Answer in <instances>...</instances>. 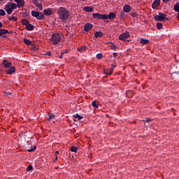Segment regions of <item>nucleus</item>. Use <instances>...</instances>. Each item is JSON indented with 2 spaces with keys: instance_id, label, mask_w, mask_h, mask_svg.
Returning a JSON list of instances; mask_svg holds the SVG:
<instances>
[{
  "instance_id": "nucleus-1",
  "label": "nucleus",
  "mask_w": 179,
  "mask_h": 179,
  "mask_svg": "<svg viewBox=\"0 0 179 179\" xmlns=\"http://www.w3.org/2000/svg\"><path fill=\"white\" fill-rule=\"evenodd\" d=\"M58 16L62 22H66L69 19V10L65 7H59L58 9Z\"/></svg>"
},
{
  "instance_id": "nucleus-2",
  "label": "nucleus",
  "mask_w": 179,
  "mask_h": 179,
  "mask_svg": "<svg viewBox=\"0 0 179 179\" xmlns=\"http://www.w3.org/2000/svg\"><path fill=\"white\" fill-rule=\"evenodd\" d=\"M17 8V6L16 5V3H8L5 6L4 9L8 15H11L12 12H13V10H15V9H16Z\"/></svg>"
},
{
  "instance_id": "nucleus-3",
  "label": "nucleus",
  "mask_w": 179,
  "mask_h": 179,
  "mask_svg": "<svg viewBox=\"0 0 179 179\" xmlns=\"http://www.w3.org/2000/svg\"><path fill=\"white\" fill-rule=\"evenodd\" d=\"M50 41L53 45H57V44L61 41V36L59 35V33L53 34L50 38Z\"/></svg>"
},
{
  "instance_id": "nucleus-4",
  "label": "nucleus",
  "mask_w": 179,
  "mask_h": 179,
  "mask_svg": "<svg viewBox=\"0 0 179 179\" xmlns=\"http://www.w3.org/2000/svg\"><path fill=\"white\" fill-rule=\"evenodd\" d=\"M31 16L36 17L38 20H44V19H45V15L40 11L32 10Z\"/></svg>"
},
{
  "instance_id": "nucleus-5",
  "label": "nucleus",
  "mask_w": 179,
  "mask_h": 179,
  "mask_svg": "<svg viewBox=\"0 0 179 179\" xmlns=\"http://www.w3.org/2000/svg\"><path fill=\"white\" fill-rule=\"evenodd\" d=\"M167 15L163 13H159V15H156L154 16V19L156 20V22H164V20H169L168 17H166Z\"/></svg>"
},
{
  "instance_id": "nucleus-6",
  "label": "nucleus",
  "mask_w": 179,
  "mask_h": 179,
  "mask_svg": "<svg viewBox=\"0 0 179 179\" xmlns=\"http://www.w3.org/2000/svg\"><path fill=\"white\" fill-rule=\"evenodd\" d=\"M92 17L94 19H99L100 20H107V15H106V14H101L99 13H93Z\"/></svg>"
},
{
  "instance_id": "nucleus-7",
  "label": "nucleus",
  "mask_w": 179,
  "mask_h": 179,
  "mask_svg": "<svg viewBox=\"0 0 179 179\" xmlns=\"http://www.w3.org/2000/svg\"><path fill=\"white\" fill-rule=\"evenodd\" d=\"M130 36L131 35L129 34V31H125L124 33H122L120 35L119 40H122V41H125V40L130 37Z\"/></svg>"
},
{
  "instance_id": "nucleus-8",
  "label": "nucleus",
  "mask_w": 179,
  "mask_h": 179,
  "mask_svg": "<svg viewBox=\"0 0 179 179\" xmlns=\"http://www.w3.org/2000/svg\"><path fill=\"white\" fill-rule=\"evenodd\" d=\"M1 64L3 65L6 69H9L12 66V62H8L7 59H3L1 62Z\"/></svg>"
},
{
  "instance_id": "nucleus-9",
  "label": "nucleus",
  "mask_w": 179,
  "mask_h": 179,
  "mask_svg": "<svg viewBox=\"0 0 179 179\" xmlns=\"http://www.w3.org/2000/svg\"><path fill=\"white\" fill-rule=\"evenodd\" d=\"M52 13H53L52 8H45L43 10V15L45 16H51Z\"/></svg>"
},
{
  "instance_id": "nucleus-10",
  "label": "nucleus",
  "mask_w": 179,
  "mask_h": 179,
  "mask_svg": "<svg viewBox=\"0 0 179 179\" xmlns=\"http://www.w3.org/2000/svg\"><path fill=\"white\" fill-rule=\"evenodd\" d=\"M8 33H9L8 29H0V37L2 38H6V36H5V34H8Z\"/></svg>"
},
{
  "instance_id": "nucleus-11",
  "label": "nucleus",
  "mask_w": 179,
  "mask_h": 179,
  "mask_svg": "<svg viewBox=\"0 0 179 179\" xmlns=\"http://www.w3.org/2000/svg\"><path fill=\"white\" fill-rule=\"evenodd\" d=\"M16 72V67L14 66H10L8 69L6 70L7 75H12V73H15Z\"/></svg>"
},
{
  "instance_id": "nucleus-12",
  "label": "nucleus",
  "mask_w": 179,
  "mask_h": 179,
  "mask_svg": "<svg viewBox=\"0 0 179 179\" xmlns=\"http://www.w3.org/2000/svg\"><path fill=\"white\" fill-rule=\"evenodd\" d=\"M106 19H109L110 20H114V18L116 17L117 14L115 13H110L108 15L106 14Z\"/></svg>"
},
{
  "instance_id": "nucleus-13",
  "label": "nucleus",
  "mask_w": 179,
  "mask_h": 179,
  "mask_svg": "<svg viewBox=\"0 0 179 179\" xmlns=\"http://www.w3.org/2000/svg\"><path fill=\"white\" fill-rule=\"evenodd\" d=\"M92 28H93V24H92L91 23H86L84 25L85 31H89L90 30H92Z\"/></svg>"
},
{
  "instance_id": "nucleus-14",
  "label": "nucleus",
  "mask_w": 179,
  "mask_h": 179,
  "mask_svg": "<svg viewBox=\"0 0 179 179\" xmlns=\"http://www.w3.org/2000/svg\"><path fill=\"white\" fill-rule=\"evenodd\" d=\"M159 5H160V0H155L152 4V9H157Z\"/></svg>"
},
{
  "instance_id": "nucleus-15",
  "label": "nucleus",
  "mask_w": 179,
  "mask_h": 179,
  "mask_svg": "<svg viewBox=\"0 0 179 179\" xmlns=\"http://www.w3.org/2000/svg\"><path fill=\"white\" fill-rule=\"evenodd\" d=\"M123 11L125 12V13H129L131 12V6L126 4L123 6Z\"/></svg>"
},
{
  "instance_id": "nucleus-16",
  "label": "nucleus",
  "mask_w": 179,
  "mask_h": 179,
  "mask_svg": "<svg viewBox=\"0 0 179 179\" xmlns=\"http://www.w3.org/2000/svg\"><path fill=\"white\" fill-rule=\"evenodd\" d=\"M25 27H26V29L28 30V31H33L34 30V26L30 24V22Z\"/></svg>"
},
{
  "instance_id": "nucleus-17",
  "label": "nucleus",
  "mask_w": 179,
  "mask_h": 179,
  "mask_svg": "<svg viewBox=\"0 0 179 179\" xmlns=\"http://www.w3.org/2000/svg\"><path fill=\"white\" fill-rule=\"evenodd\" d=\"M103 36H104V34H103L101 31H96L94 33V37L95 38H99L100 37H103Z\"/></svg>"
},
{
  "instance_id": "nucleus-18",
  "label": "nucleus",
  "mask_w": 179,
  "mask_h": 179,
  "mask_svg": "<svg viewBox=\"0 0 179 179\" xmlns=\"http://www.w3.org/2000/svg\"><path fill=\"white\" fill-rule=\"evenodd\" d=\"M17 8H23L24 6V0H20L18 3L16 4Z\"/></svg>"
},
{
  "instance_id": "nucleus-19",
  "label": "nucleus",
  "mask_w": 179,
  "mask_h": 179,
  "mask_svg": "<svg viewBox=\"0 0 179 179\" xmlns=\"http://www.w3.org/2000/svg\"><path fill=\"white\" fill-rule=\"evenodd\" d=\"M140 43L141 44H142L143 45H145V44H148V43H149V40L148 39H145L143 38H141L140 39Z\"/></svg>"
},
{
  "instance_id": "nucleus-20",
  "label": "nucleus",
  "mask_w": 179,
  "mask_h": 179,
  "mask_svg": "<svg viewBox=\"0 0 179 179\" xmlns=\"http://www.w3.org/2000/svg\"><path fill=\"white\" fill-rule=\"evenodd\" d=\"M73 117L75 120H78V121H80V120H83V117L82 116H80L79 114L76 113L73 115Z\"/></svg>"
},
{
  "instance_id": "nucleus-21",
  "label": "nucleus",
  "mask_w": 179,
  "mask_h": 179,
  "mask_svg": "<svg viewBox=\"0 0 179 179\" xmlns=\"http://www.w3.org/2000/svg\"><path fill=\"white\" fill-rule=\"evenodd\" d=\"M83 10H85V12H93V8L90 6H86L83 8Z\"/></svg>"
},
{
  "instance_id": "nucleus-22",
  "label": "nucleus",
  "mask_w": 179,
  "mask_h": 179,
  "mask_svg": "<svg viewBox=\"0 0 179 179\" xmlns=\"http://www.w3.org/2000/svg\"><path fill=\"white\" fill-rule=\"evenodd\" d=\"M21 23H22V24H24V26L27 25L28 24L30 23V22L29 21V20L27 19H22L21 20Z\"/></svg>"
},
{
  "instance_id": "nucleus-23",
  "label": "nucleus",
  "mask_w": 179,
  "mask_h": 179,
  "mask_svg": "<svg viewBox=\"0 0 179 179\" xmlns=\"http://www.w3.org/2000/svg\"><path fill=\"white\" fill-rule=\"evenodd\" d=\"M104 72L106 75L110 76L113 74V72H114V71L113 70V69H111L105 70Z\"/></svg>"
},
{
  "instance_id": "nucleus-24",
  "label": "nucleus",
  "mask_w": 179,
  "mask_h": 179,
  "mask_svg": "<svg viewBox=\"0 0 179 179\" xmlns=\"http://www.w3.org/2000/svg\"><path fill=\"white\" fill-rule=\"evenodd\" d=\"M175 12H179V2L176 3L173 7Z\"/></svg>"
},
{
  "instance_id": "nucleus-25",
  "label": "nucleus",
  "mask_w": 179,
  "mask_h": 179,
  "mask_svg": "<svg viewBox=\"0 0 179 179\" xmlns=\"http://www.w3.org/2000/svg\"><path fill=\"white\" fill-rule=\"evenodd\" d=\"M118 16L120 19H124V17H125V14L124 13V11H120Z\"/></svg>"
},
{
  "instance_id": "nucleus-26",
  "label": "nucleus",
  "mask_w": 179,
  "mask_h": 179,
  "mask_svg": "<svg viewBox=\"0 0 179 179\" xmlns=\"http://www.w3.org/2000/svg\"><path fill=\"white\" fill-rule=\"evenodd\" d=\"M36 149H37V147L36 145L31 146L30 149L27 150V152H35Z\"/></svg>"
},
{
  "instance_id": "nucleus-27",
  "label": "nucleus",
  "mask_w": 179,
  "mask_h": 179,
  "mask_svg": "<svg viewBox=\"0 0 179 179\" xmlns=\"http://www.w3.org/2000/svg\"><path fill=\"white\" fill-rule=\"evenodd\" d=\"M24 43L27 45H31V41H30V40H29V39L24 38Z\"/></svg>"
},
{
  "instance_id": "nucleus-28",
  "label": "nucleus",
  "mask_w": 179,
  "mask_h": 179,
  "mask_svg": "<svg viewBox=\"0 0 179 179\" xmlns=\"http://www.w3.org/2000/svg\"><path fill=\"white\" fill-rule=\"evenodd\" d=\"M92 107H94V108H99V104H97V102L96 101H93L92 102Z\"/></svg>"
},
{
  "instance_id": "nucleus-29",
  "label": "nucleus",
  "mask_w": 179,
  "mask_h": 179,
  "mask_svg": "<svg viewBox=\"0 0 179 179\" xmlns=\"http://www.w3.org/2000/svg\"><path fill=\"white\" fill-rule=\"evenodd\" d=\"M8 20H10V22H12V20H13L14 22H16V20H17V17H15V16H9L8 17Z\"/></svg>"
},
{
  "instance_id": "nucleus-30",
  "label": "nucleus",
  "mask_w": 179,
  "mask_h": 179,
  "mask_svg": "<svg viewBox=\"0 0 179 179\" xmlns=\"http://www.w3.org/2000/svg\"><path fill=\"white\" fill-rule=\"evenodd\" d=\"M78 51L79 52H83V51H86V46H83V47H81V48H79L78 49Z\"/></svg>"
},
{
  "instance_id": "nucleus-31",
  "label": "nucleus",
  "mask_w": 179,
  "mask_h": 179,
  "mask_svg": "<svg viewBox=\"0 0 179 179\" xmlns=\"http://www.w3.org/2000/svg\"><path fill=\"white\" fill-rule=\"evenodd\" d=\"M117 48H118V47L114 45V43H112V45L110 46V50H113V51H117Z\"/></svg>"
},
{
  "instance_id": "nucleus-32",
  "label": "nucleus",
  "mask_w": 179,
  "mask_h": 179,
  "mask_svg": "<svg viewBox=\"0 0 179 179\" xmlns=\"http://www.w3.org/2000/svg\"><path fill=\"white\" fill-rule=\"evenodd\" d=\"M162 27H163V25L162 24V22L157 23V29H158V30H162Z\"/></svg>"
},
{
  "instance_id": "nucleus-33",
  "label": "nucleus",
  "mask_w": 179,
  "mask_h": 179,
  "mask_svg": "<svg viewBox=\"0 0 179 179\" xmlns=\"http://www.w3.org/2000/svg\"><path fill=\"white\" fill-rule=\"evenodd\" d=\"M71 152H73L74 153H76L78 152V148L73 146L70 148Z\"/></svg>"
},
{
  "instance_id": "nucleus-34",
  "label": "nucleus",
  "mask_w": 179,
  "mask_h": 179,
  "mask_svg": "<svg viewBox=\"0 0 179 179\" xmlns=\"http://www.w3.org/2000/svg\"><path fill=\"white\" fill-rule=\"evenodd\" d=\"M6 15V13L3 9H0V16H5Z\"/></svg>"
},
{
  "instance_id": "nucleus-35",
  "label": "nucleus",
  "mask_w": 179,
  "mask_h": 179,
  "mask_svg": "<svg viewBox=\"0 0 179 179\" xmlns=\"http://www.w3.org/2000/svg\"><path fill=\"white\" fill-rule=\"evenodd\" d=\"M96 58H97V59H101V58H103V54L102 53H98L96 55Z\"/></svg>"
},
{
  "instance_id": "nucleus-36",
  "label": "nucleus",
  "mask_w": 179,
  "mask_h": 179,
  "mask_svg": "<svg viewBox=\"0 0 179 179\" xmlns=\"http://www.w3.org/2000/svg\"><path fill=\"white\" fill-rule=\"evenodd\" d=\"M54 118H55V115H54V113L49 115L48 120H54Z\"/></svg>"
},
{
  "instance_id": "nucleus-37",
  "label": "nucleus",
  "mask_w": 179,
  "mask_h": 179,
  "mask_svg": "<svg viewBox=\"0 0 179 179\" xmlns=\"http://www.w3.org/2000/svg\"><path fill=\"white\" fill-rule=\"evenodd\" d=\"M31 170H33V166L29 165V166L27 168V171H31Z\"/></svg>"
},
{
  "instance_id": "nucleus-38",
  "label": "nucleus",
  "mask_w": 179,
  "mask_h": 179,
  "mask_svg": "<svg viewBox=\"0 0 179 179\" xmlns=\"http://www.w3.org/2000/svg\"><path fill=\"white\" fill-rule=\"evenodd\" d=\"M4 93L6 96H13V94L10 92H5Z\"/></svg>"
},
{
  "instance_id": "nucleus-39",
  "label": "nucleus",
  "mask_w": 179,
  "mask_h": 179,
  "mask_svg": "<svg viewBox=\"0 0 179 179\" xmlns=\"http://www.w3.org/2000/svg\"><path fill=\"white\" fill-rule=\"evenodd\" d=\"M131 17H136L137 14H136V13H131Z\"/></svg>"
},
{
  "instance_id": "nucleus-40",
  "label": "nucleus",
  "mask_w": 179,
  "mask_h": 179,
  "mask_svg": "<svg viewBox=\"0 0 179 179\" xmlns=\"http://www.w3.org/2000/svg\"><path fill=\"white\" fill-rule=\"evenodd\" d=\"M38 8H40V10L43 8V5L41 3L38 4L37 6Z\"/></svg>"
},
{
  "instance_id": "nucleus-41",
  "label": "nucleus",
  "mask_w": 179,
  "mask_h": 179,
  "mask_svg": "<svg viewBox=\"0 0 179 179\" xmlns=\"http://www.w3.org/2000/svg\"><path fill=\"white\" fill-rule=\"evenodd\" d=\"M63 54H65V52H62L61 55L59 56V58H60V59H62L64 58V57L62 56Z\"/></svg>"
},
{
  "instance_id": "nucleus-42",
  "label": "nucleus",
  "mask_w": 179,
  "mask_h": 179,
  "mask_svg": "<svg viewBox=\"0 0 179 179\" xmlns=\"http://www.w3.org/2000/svg\"><path fill=\"white\" fill-rule=\"evenodd\" d=\"M117 52H113V55L111 57H113L114 58H115V57H117Z\"/></svg>"
},
{
  "instance_id": "nucleus-43",
  "label": "nucleus",
  "mask_w": 179,
  "mask_h": 179,
  "mask_svg": "<svg viewBox=\"0 0 179 179\" xmlns=\"http://www.w3.org/2000/svg\"><path fill=\"white\" fill-rule=\"evenodd\" d=\"M145 121H146V122H150L152 121V119H150V118H147V119L145 120Z\"/></svg>"
},
{
  "instance_id": "nucleus-44",
  "label": "nucleus",
  "mask_w": 179,
  "mask_h": 179,
  "mask_svg": "<svg viewBox=\"0 0 179 179\" xmlns=\"http://www.w3.org/2000/svg\"><path fill=\"white\" fill-rule=\"evenodd\" d=\"M45 55H48V57H51V52H48Z\"/></svg>"
},
{
  "instance_id": "nucleus-45",
  "label": "nucleus",
  "mask_w": 179,
  "mask_h": 179,
  "mask_svg": "<svg viewBox=\"0 0 179 179\" xmlns=\"http://www.w3.org/2000/svg\"><path fill=\"white\" fill-rule=\"evenodd\" d=\"M112 68H111V69H113V71H114V68H115V66H117L116 65H114V64H112Z\"/></svg>"
},
{
  "instance_id": "nucleus-46",
  "label": "nucleus",
  "mask_w": 179,
  "mask_h": 179,
  "mask_svg": "<svg viewBox=\"0 0 179 179\" xmlns=\"http://www.w3.org/2000/svg\"><path fill=\"white\" fill-rule=\"evenodd\" d=\"M163 2H164V3H167V2H169L170 0H162Z\"/></svg>"
},
{
  "instance_id": "nucleus-47",
  "label": "nucleus",
  "mask_w": 179,
  "mask_h": 179,
  "mask_svg": "<svg viewBox=\"0 0 179 179\" xmlns=\"http://www.w3.org/2000/svg\"><path fill=\"white\" fill-rule=\"evenodd\" d=\"M56 160H58V156H57V155H56L55 159H54V163H55V161H56Z\"/></svg>"
},
{
  "instance_id": "nucleus-48",
  "label": "nucleus",
  "mask_w": 179,
  "mask_h": 179,
  "mask_svg": "<svg viewBox=\"0 0 179 179\" xmlns=\"http://www.w3.org/2000/svg\"><path fill=\"white\" fill-rule=\"evenodd\" d=\"M59 151H56L55 152V156H57V155H59Z\"/></svg>"
},
{
  "instance_id": "nucleus-49",
  "label": "nucleus",
  "mask_w": 179,
  "mask_h": 179,
  "mask_svg": "<svg viewBox=\"0 0 179 179\" xmlns=\"http://www.w3.org/2000/svg\"><path fill=\"white\" fill-rule=\"evenodd\" d=\"M2 26H3V25L2 22H0V29H1V27H2Z\"/></svg>"
},
{
  "instance_id": "nucleus-50",
  "label": "nucleus",
  "mask_w": 179,
  "mask_h": 179,
  "mask_svg": "<svg viewBox=\"0 0 179 179\" xmlns=\"http://www.w3.org/2000/svg\"><path fill=\"white\" fill-rule=\"evenodd\" d=\"M20 0H14V1L16 2V3H17Z\"/></svg>"
},
{
  "instance_id": "nucleus-51",
  "label": "nucleus",
  "mask_w": 179,
  "mask_h": 179,
  "mask_svg": "<svg viewBox=\"0 0 179 179\" xmlns=\"http://www.w3.org/2000/svg\"><path fill=\"white\" fill-rule=\"evenodd\" d=\"M66 52H68V51L64 52V54H66Z\"/></svg>"
},
{
  "instance_id": "nucleus-52",
  "label": "nucleus",
  "mask_w": 179,
  "mask_h": 179,
  "mask_svg": "<svg viewBox=\"0 0 179 179\" xmlns=\"http://www.w3.org/2000/svg\"><path fill=\"white\" fill-rule=\"evenodd\" d=\"M81 1H83V2H85V1H86V0H81Z\"/></svg>"
},
{
  "instance_id": "nucleus-53",
  "label": "nucleus",
  "mask_w": 179,
  "mask_h": 179,
  "mask_svg": "<svg viewBox=\"0 0 179 179\" xmlns=\"http://www.w3.org/2000/svg\"><path fill=\"white\" fill-rule=\"evenodd\" d=\"M176 73H177V75H178V72H176Z\"/></svg>"
},
{
  "instance_id": "nucleus-54",
  "label": "nucleus",
  "mask_w": 179,
  "mask_h": 179,
  "mask_svg": "<svg viewBox=\"0 0 179 179\" xmlns=\"http://www.w3.org/2000/svg\"><path fill=\"white\" fill-rule=\"evenodd\" d=\"M24 15H26V13H23Z\"/></svg>"
},
{
  "instance_id": "nucleus-55",
  "label": "nucleus",
  "mask_w": 179,
  "mask_h": 179,
  "mask_svg": "<svg viewBox=\"0 0 179 179\" xmlns=\"http://www.w3.org/2000/svg\"><path fill=\"white\" fill-rule=\"evenodd\" d=\"M1 1H2V0H0V2H1Z\"/></svg>"
}]
</instances>
